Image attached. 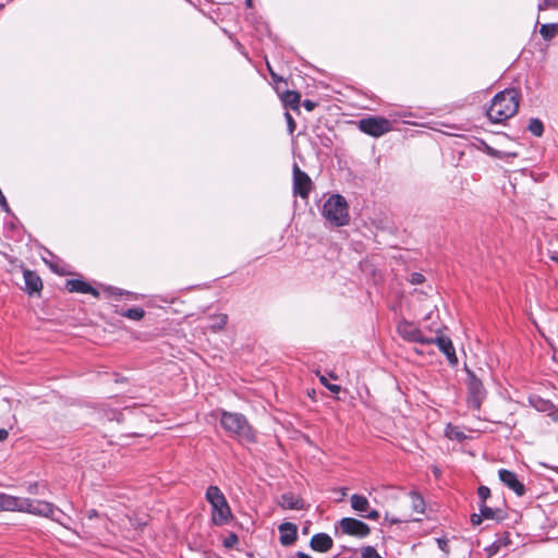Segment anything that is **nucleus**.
Masks as SVG:
<instances>
[{
    "label": "nucleus",
    "mask_w": 558,
    "mask_h": 558,
    "mask_svg": "<svg viewBox=\"0 0 558 558\" xmlns=\"http://www.w3.org/2000/svg\"><path fill=\"white\" fill-rule=\"evenodd\" d=\"M519 109V93L511 88L497 94L487 111L490 121L500 123L511 118Z\"/></svg>",
    "instance_id": "1"
},
{
    "label": "nucleus",
    "mask_w": 558,
    "mask_h": 558,
    "mask_svg": "<svg viewBox=\"0 0 558 558\" xmlns=\"http://www.w3.org/2000/svg\"><path fill=\"white\" fill-rule=\"evenodd\" d=\"M205 498L211 507V523L221 526L229 523L232 518L231 508L221 489L216 485L207 487Z\"/></svg>",
    "instance_id": "2"
},
{
    "label": "nucleus",
    "mask_w": 558,
    "mask_h": 558,
    "mask_svg": "<svg viewBox=\"0 0 558 558\" xmlns=\"http://www.w3.org/2000/svg\"><path fill=\"white\" fill-rule=\"evenodd\" d=\"M323 217L335 227H342L349 223L350 216L348 203L339 194L330 195L322 208Z\"/></svg>",
    "instance_id": "3"
},
{
    "label": "nucleus",
    "mask_w": 558,
    "mask_h": 558,
    "mask_svg": "<svg viewBox=\"0 0 558 558\" xmlns=\"http://www.w3.org/2000/svg\"><path fill=\"white\" fill-rule=\"evenodd\" d=\"M23 512L48 518L60 524H63L61 517H65V513L52 502L26 497L24 498Z\"/></svg>",
    "instance_id": "4"
},
{
    "label": "nucleus",
    "mask_w": 558,
    "mask_h": 558,
    "mask_svg": "<svg viewBox=\"0 0 558 558\" xmlns=\"http://www.w3.org/2000/svg\"><path fill=\"white\" fill-rule=\"evenodd\" d=\"M221 427L240 441H255V432L248 421H220Z\"/></svg>",
    "instance_id": "5"
},
{
    "label": "nucleus",
    "mask_w": 558,
    "mask_h": 558,
    "mask_svg": "<svg viewBox=\"0 0 558 558\" xmlns=\"http://www.w3.org/2000/svg\"><path fill=\"white\" fill-rule=\"evenodd\" d=\"M359 129L371 136L379 137L391 131L392 126L388 119L383 117H371L359 121Z\"/></svg>",
    "instance_id": "6"
},
{
    "label": "nucleus",
    "mask_w": 558,
    "mask_h": 558,
    "mask_svg": "<svg viewBox=\"0 0 558 558\" xmlns=\"http://www.w3.org/2000/svg\"><path fill=\"white\" fill-rule=\"evenodd\" d=\"M339 526L342 533L360 538L366 537L371 533L369 526L365 522L355 518H342L339 521Z\"/></svg>",
    "instance_id": "7"
},
{
    "label": "nucleus",
    "mask_w": 558,
    "mask_h": 558,
    "mask_svg": "<svg viewBox=\"0 0 558 558\" xmlns=\"http://www.w3.org/2000/svg\"><path fill=\"white\" fill-rule=\"evenodd\" d=\"M398 333L407 341L418 343H432V339L423 336L422 331L410 322H401L398 325Z\"/></svg>",
    "instance_id": "8"
},
{
    "label": "nucleus",
    "mask_w": 558,
    "mask_h": 558,
    "mask_svg": "<svg viewBox=\"0 0 558 558\" xmlns=\"http://www.w3.org/2000/svg\"><path fill=\"white\" fill-rule=\"evenodd\" d=\"M500 482L511 489L517 496L521 497L525 494L526 489L522 482L519 481L518 475L510 470L500 469L498 471Z\"/></svg>",
    "instance_id": "9"
},
{
    "label": "nucleus",
    "mask_w": 558,
    "mask_h": 558,
    "mask_svg": "<svg viewBox=\"0 0 558 558\" xmlns=\"http://www.w3.org/2000/svg\"><path fill=\"white\" fill-rule=\"evenodd\" d=\"M293 189L294 193L300 195L302 198H307L312 189V181L310 177L298 166H294L293 168Z\"/></svg>",
    "instance_id": "10"
},
{
    "label": "nucleus",
    "mask_w": 558,
    "mask_h": 558,
    "mask_svg": "<svg viewBox=\"0 0 558 558\" xmlns=\"http://www.w3.org/2000/svg\"><path fill=\"white\" fill-rule=\"evenodd\" d=\"M432 343H436L439 350L446 355L448 362L451 365H456L458 363V357L456 355V350L453 348L452 341L437 331V336L435 338H430Z\"/></svg>",
    "instance_id": "11"
},
{
    "label": "nucleus",
    "mask_w": 558,
    "mask_h": 558,
    "mask_svg": "<svg viewBox=\"0 0 558 558\" xmlns=\"http://www.w3.org/2000/svg\"><path fill=\"white\" fill-rule=\"evenodd\" d=\"M469 392V404L474 409L480 408V404L485 396V390L483 384L474 375H470Z\"/></svg>",
    "instance_id": "12"
},
{
    "label": "nucleus",
    "mask_w": 558,
    "mask_h": 558,
    "mask_svg": "<svg viewBox=\"0 0 558 558\" xmlns=\"http://www.w3.org/2000/svg\"><path fill=\"white\" fill-rule=\"evenodd\" d=\"M279 541L282 546H291L298 539V525L291 522H283L278 526Z\"/></svg>",
    "instance_id": "13"
},
{
    "label": "nucleus",
    "mask_w": 558,
    "mask_h": 558,
    "mask_svg": "<svg viewBox=\"0 0 558 558\" xmlns=\"http://www.w3.org/2000/svg\"><path fill=\"white\" fill-rule=\"evenodd\" d=\"M24 498L0 492V511L23 512Z\"/></svg>",
    "instance_id": "14"
},
{
    "label": "nucleus",
    "mask_w": 558,
    "mask_h": 558,
    "mask_svg": "<svg viewBox=\"0 0 558 558\" xmlns=\"http://www.w3.org/2000/svg\"><path fill=\"white\" fill-rule=\"evenodd\" d=\"M332 546L333 541L331 536L324 532L314 534L310 541V547L318 553H327Z\"/></svg>",
    "instance_id": "15"
},
{
    "label": "nucleus",
    "mask_w": 558,
    "mask_h": 558,
    "mask_svg": "<svg viewBox=\"0 0 558 558\" xmlns=\"http://www.w3.org/2000/svg\"><path fill=\"white\" fill-rule=\"evenodd\" d=\"M278 505L283 510H303L305 509L304 500L293 493H284L280 496Z\"/></svg>",
    "instance_id": "16"
},
{
    "label": "nucleus",
    "mask_w": 558,
    "mask_h": 558,
    "mask_svg": "<svg viewBox=\"0 0 558 558\" xmlns=\"http://www.w3.org/2000/svg\"><path fill=\"white\" fill-rule=\"evenodd\" d=\"M66 288L70 292L90 293L96 298L99 295L96 289L82 280H68Z\"/></svg>",
    "instance_id": "17"
},
{
    "label": "nucleus",
    "mask_w": 558,
    "mask_h": 558,
    "mask_svg": "<svg viewBox=\"0 0 558 558\" xmlns=\"http://www.w3.org/2000/svg\"><path fill=\"white\" fill-rule=\"evenodd\" d=\"M25 290L27 293L39 292L43 288L41 279L33 271H24Z\"/></svg>",
    "instance_id": "18"
},
{
    "label": "nucleus",
    "mask_w": 558,
    "mask_h": 558,
    "mask_svg": "<svg viewBox=\"0 0 558 558\" xmlns=\"http://www.w3.org/2000/svg\"><path fill=\"white\" fill-rule=\"evenodd\" d=\"M208 325L206 328H208L213 332H218L225 328L228 322V316L226 314H216L211 315L208 318Z\"/></svg>",
    "instance_id": "19"
},
{
    "label": "nucleus",
    "mask_w": 558,
    "mask_h": 558,
    "mask_svg": "<svg viewBox=\"0 0 558 558\" xmlns=\"http://www.w3.org/2000/svg\"><path fill=\"white\" fill-rule=\"evenodd\" d=\"M478 508L483 519L500 521L505 518L504 511L501 509H493L485 504H480Z\"/></svg>",
    "instance_id": "20"
},
{
    "label": "nucleus",
    "mask_w": 558,
    "mask_h": 558,
    "mask_svg": "<svg viewBox=\"0 0 558 558\" xmlns=\"http://www.w3.org/2000/svg\"><path fill=\"white\" fill-rule=\"evenodd\" d=\"M444 432L445 436L450 440L462 441L468 438L465 433L459 426H454L450 422L447 423Z\"/></svg>",
    "instance_id": "21"
},
{
    "label": "nucleus",
    "mask_w": 558,
    "mask_h": 558,
    "mask_svg": "<svg viewBox=\"0 0 558 558\" xmlns=\"http://www.w3.org/2000/svg\"><path fill=\"white\" fill-rule=\"evenodd\" d=\"M351 507L353 510L363 513L367 511L369 502L365 496L354 494L351 496Z\"/></svg>",
    "instance_id": "22"
},
{
    "label": "nucleus",
    "mask_w": 558,
    "mask_h": 558,
    "mask_svg": "<svg viewBox=\"0 0 558 558\" xmlns=\"http://www.w3.org/2000/svg\"><path fill=\"white\" fill-rule=\"evenodd\" d=\"M281 99L286 106H289L292 109H298L301 96L296 92L288 90L282 94Z\"/></svg>",
    "instance_id": "23"
},
{
    "label": "nucleus",
    "mask_w": 558,
    "mask_h": 558,
    "mask_svg": "<svg viewBox=\"0 0 558 558\" xmlns=\"http://www.w3.org/2000/svg\"><path fill=\"white\" fill-rule=\"evenodd\" d=\"M409 496L411 499V505H412L413 510L421 514L424 513L425 501H424V498L422 497V495L417 492H411Z\"/></svg>",
    "instance_id": "24"
},
{
    "label": "nucleus",
    "mask_w": 558,
    "mask_h": 558,
    "mask_svg": "<svg viewBox=\"0 0 558 558\" xmlns=\"http://www.w3.org/2000/svg\"><path fill=\"white\" fill-rule=\"evenodd\" d=\"M26 490L31 495H45L47 484L45 482H33L27 485Z\"/></svg>",
    "instance_id": "25"
},
{
    "label": "nucleus",
    "mask_w": 558,
    "mask_h": 558,
    "mask_svg": "<svg viewBox=\"0 0 558 558\" xmlns=\"http://www.w3.org/2000/svg\"><path fill=\"white\" fill-rule=\"evenodd\" d=\"M539 33L545 39H550L558 33V24H544Z\"/></svg>",
    "instance_id": "26"
},
{
    "label": "nucleus",
    "mask_w": 558,
    "mask_h": 558,
    "mask_svg": "<svg viewBox=\"0 0 558 558\" xmlns=\"http://www.w3.org/2000/svg\"><path fill=\"white\" fill-rule=\"evenodd\" d=\"M529 130L535 136H541L544 131L543 123L538 119H532L529 123Z\"/></svg>",
    "instance_id": "27"
},
{
    "label": "nucleus",
    "mask_w": 558,
    "mask_h": 558,
    "mask_svg": "<svg viewBox=\"0 0 558 558\" xmlns=\"http://www.w3.org/2000/svg\"><path fill=\"white\" fill-rule=\"evenodd\" d=\"M123 316L133 320H140L144 317V311L140 307L130 308L123 313Z\"/></svg>",
    "instance_id": "28"
},
{
    "label": "nucleus",
    "mask_w": 558,
    "mask_h": 558,
    "mask_svg": "<svg viewBox=\"0 0 558 558\" xmlns=\"http://www.w3.org/2000/svg\"><path fill=\"white\" fill-rule=\"evenodd\" d=\"M319 381L332 393H338L341 390L340 386L330 384L324 375H319Z\"/></svg>",
    "instance_id": "29"
},
{
    "label": "nucleus",
    "mask_w": 558,
    "mask_h": 558,
    "mask_svg": "<svg viewBox=\"0 0 558 558\" xmlns=\"http://www.w3.org/2000/svg\"><path fill=\"white\" fill-rule=\"evenodd\" d=\"M238 543L239 536L234 532H230L229 535L222 542L226 548H232Z\"/></svg>",
    "instance_id": "30"
},
{
    "label": "nucleus",
    "mask_w": 558,
    "mask_h": 558,
    "mask_svg": "<svg viewBox=\"0 0 558 558\" xmlns=\"http://www.w3.org/2000/svg\"><path fill=\"white\" fill-rule=\"evenodd\" d=\"M356 549L350 548L347 546H342L341 550L333 556V558H353V555L355 554Z\"/></svg>",
    "instance_id": "31"
},
{
    "label": "nucleus",
    "mask_w": 558,
    "mask_h": 558,
    "mask_svg": "<svg viewBox=\"0 0 558 558\" xmlns=\"http://www.w3.org/2000/svg\"><path fill=\"white\" fill-rule=\"evenodd\" d=\"M484 151L486 154H488L489 156L496 157V158H504V157L508 156V154L499 151V150L488 146L487 144H484Z\"/></svg>",
    "instance_id": "32"
},
{
    "label": "nucleus",
    "mask_w": 558,
    "mask_h": 558,
    "mask_svg": "<svg viewBox=\"0 0 558 558\" xmlns=\"http://www.w3.org/2000/svg\"><path fill=\"white\" fill-rule=\"evenodd\" d=\"M530 401L533 404V407L541 411H546L550 407V404L547 401L542 400L539 398H536L535 400L531 399Z\"/></svg>",
    "instance_id": "33"
},
{
    "label": "nucleus",
    "mask_w": 558,
    "mask_h": 558,
    "mask_svg": "<svg viewBox=\"0 0 558 558\" xmlns=\"http://www.w3.org/2000/svg\"><path fill=\"white\" fill-rule=\"evenodd\" d=\"M477 495L481 504H485L486 499L490 496V489L487 486L482 485L477 489Z\"/></svg>",
    "instance_id": "34"
},
{
    "label": "nucleus",
    "mask_w": 558,
    "mask_h": 558,
    "mask_svg": "<svg viewBox=\"0 0 558 558\" xmlns=\"http://www.w3.org/2000/svg\"><path fill=\"white\" fill-rule=\"evenodd\" d=\"M436 542H437V546H438V548H439L441 551H444V553H446V554H448V553H449V544H448V539L440 537V538H437V539H436Z\"/></svg>",
    "instance_id": "35"
},
{
    "label": "nucleus",
    "mask_w": 558,
    "mask_h": 558,
    "mask_svg": "<svg viewBox=\"0 0 558 558\" xmlns=\"http://www.w3.org/2000/svg\"><path fill=\"white\" fill-rule=\"evenodd\" d=\"M284 118H286L287 123H288L289 133L292 134L294 132V130H295V122H294L292 116L289 112H286Z\"/></svg>",
    "instance_id": "36"
},
{
    "label": "nucleus",
    "mask_w": 558,
    "mask_h": 558,
    "mask_svg": "<svg viewBox=\"0 0 558 558\" xmlns=\"http://www.w3.org/2000/svg\"><path fill=\"white\" fill-rule=\"evenodd\" d=\"M410 281L412 284H420L424 282V276L422 274L414 272L411 275Z\"/></svg>",
    "instance_id": "37"
},
{
    "label": "nucleus",
    "mask_w": 558,
    "mask_h": 558,
    "mask_svg": "<svg viewBox=\"0 0 558 558\" xmlns=\"http://www.w3.org/2000/svg\"><path fill=\"white\" fill-rule=\"evenodd\" d=\"M548 7H556L558 8V0H542V3H539V9L543 10Z\"/></svg>",
    "instance_id": "38"
},
{
    "label": "nucleus",
    "mask_w": 558,
    "mask_h": 558,
    "mask_svg": "<svg viewBox=\"0 0 558 558\" xmlns=\"http://www.w3.org/2000/svg\"><path fill=\"white\" fill-rule=\"evenodd\" d=\"M483 521V517L481 515V512L480 513H473L471 515V523L473 525H480Z\"/></svg>",
    "instance_id": "39"
},
{
    "label": "nucleus",
    "mask_w": 558,
    "mask_h": 558,
    "mask_svg": "<svg viewBox=\"0 0 558 558\" xmlns=\"http://www.w3.org/2000/svg\"><path fill=\"white\" fill-rule=\"evenodd\" d=\"M363 517L369 520H377L379 518V512L373 509L368 511L366 514H363Z\"/></svg>",
    "instance_id": "40"
},
{
    "label": "nucleus",
    "mask_w": 558,
    "mask_h": 558,
    "mask_svg": "<svg viewBox=\"0 0 558 558\" xmlns=\"http://www.w3.org/2000/svg\"><path fill=\"white\" fill-rule=\"evenodd\" d=\"M9 430L5 428H0V441H3L8 438Z\"/></svg>",
    "instance_id": "41"
},
{
    "label": "nucleus",
    "mask_w": 558,
    "mask_h": 558,
    "mask_svg": "<svg viewBox=\"0 0 558 558\" xmlns=\"http://www.w3.org/2000/svg\"><path fill=\"white\" fill-rule=\"evenodd\" d=\"M303 105L308 111H312L315 107V104L311 100H305Z\"/></svg>",
    "instance_id": "42"
},
{
    "label": "nucleus",
    "mask_w": 558,
    "mask_h": 558,
    "mask_svg": "<svg viewBox=\"0 0 558 558\" xmlns=\"http://www.w3.org/2000/svg\"><path fill=\"white\" fill-rule=\"evenodd\" d=\"M98 517V511L96 509H90L88 512H87V518L88 519H94Z\"/></svg>",
    "instance_id": "43"
},
{
    "label": "nucleus",
    "mask_w": 558,
    "mask_h": 558,
    "mask_svg": "<svg viewBox=\"0 0 558 558\" xmlns=\"http://www.w3.org/2000/svg\"><path fill=\"white\" fill-rule=\"evenodd\" d=\"M296 558H312V557L303 551H298Z\"/></svg>",
    "instance_id": "44"
},
{
    "label": "nucleus",
    "mask_w": 558,
    "mask_h": 558,
    "mask_svg": "<svg viewBox=\"0 0 558 558\" xmlns=\"http://www.w3.org/2000/svg\"><path fill=\"white\" fill-rule=\"evenodd\" d=\"M433 473H434V475H435L436 477H439V476H440V474H441V471H440V469H439L438 466H434V468H433Z\"/></svg>",
    "instance_id": "45"
},
{
    "label": "nucleus",
    "mask_w": 558,
    "mask_h": 558,
    "mask_svg": "<svg viewBox=\"0 0 558 558\" xmlns=\"http://www.w3.org/2000/svg\"><path fill=\"white\" fill-rule=\"evenodd\" d=\"M267 66H268V70H269L270 75L272 76V78H274V80H278L277 74H275V72L271 70V68H270L269 63H267Z\"/></svg>",
    "instance_id": "46"
},
{
    "label": "nucleus",
    "mask_w": 558,
    "mask_h": 558,
    "mask_svg": "<svg viewBox=\"0 0 558 558\" xmlns=\"http://www.w3.org/2000/svg\"><path fill=\"white\" fill-rule=\"evenodd\" d=\"M267 66H268V70H269L270 75L272 76V78H274V80H278L277 74H275V72L271 70V68H270L269 63H267Z\"/></svg>",
    "instance_id": "47"
},
{
    "label": "nucleus",
    "mask_w": 558,
    "mask_h": 558,
    "mask_svg": "<svg viewBox=\"0 0 558 558\" xmlns=\"http://www.w3.org/2000/svg\"><path fill=\"white\" fill-rule=\"evenodd\" d=\"M390 522H391L392 524H397V523H400V522H401V520H400V519L391 518Z\"/></svg>",
    "instance_id": "48"
},
{
    "label": "nucleus",
    "mask_w": 558,
    "mask_h": 558,
    "mask_svg": "<svg viewBox=\"0 0 558 558\" xmlns=\"http://www.w3.org/2000/svg\"><path fill=\"white\" fill-rule=\"evenodd\" d=\"M245 2H246V5H247V7H251V5H252V0H245Z\"/></svg>",
    "instance_id": "49"
},
{
    "label": "nucleus",
    "mask_w": 558,
    "mask_h": 558,
    "mask_svg": "<svg viewBox=\"0 0 558 558\" xmlns=\"http://www.w3.org/2000/svg\"><path fill=\"white\" fill-rule=\"evenodd\" d=\"M541 464H542L543 466H545V468H549V465H548V464H546V463H541Z\"/></svg>",
    "instance_id": "50"
},
{
    "label": "nucleus",
    "mask_w": 558,
    "mask_h": 558,
    "mask_svg": "<svg viewBox=\"0 0 558 558\" xmlns=\"http://www.w3.org/2000/svg\"><path fill=\"white\" fill-rule=\"evenodd\" d=\"M551 469L555 470L558 473V466H554Z\"/></svg>",
    "instance_id": "51"
}]
</instances>
